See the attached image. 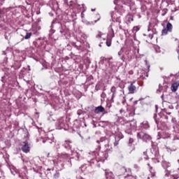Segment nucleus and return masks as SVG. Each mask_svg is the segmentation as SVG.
Masks as SVG:
<instances>
[{"label":"nucleus","mask_w":179,"mask_h":179,"mask_svg":"<svg viewBox=\"0 0 179 179\" xmlns=\"http://www.w3.org/2000/svg\"><path fill=\"white\" fill-rule=\"evenodd\" d=\"M137 138H139V139H142V141H143L144 142H148V141H150V139H152L149 134L143 131L139 132L137 134Z\"/></svg>","instance_id":"obj_1"},{"label":"nucleus","mask_w":179,"mask_h":179,"mask_svg":"<svg viewBox=\"0 0 179 179\" xmlns=\"http://www.w3.org/2000/svg\"><path fill=\"white\" fill-rule=\"evenodd\" d=\"M171 31H173V24H171L170 22H168L166 27L162 30V35L166 36L168 33H171Z\"/></svg>","instance_id":"obj_2"},{"label":"nucleus","mask_w":179,"mask_h":179,"mask_svg":"<svg viewBox=\"0 0 179 179\" xmlns=\"http://www.w3.org/2000/svg\"><path fill=\"white\" fill-rule=\"evenodd\" d=\"M21 145V149L24 153H29L30 152V144L27 141L22 142Z\"/></svg>","instance_id":"obj_3"},{"label":"nucleus","mask_w":179,"mask_h":179,"mask_svg":"<svg viewBox=\"0 0 179 179\" xmlns=\"http://www.w3.org/2000/svg\"><path fill=\"white\" fill-rule=\"evenodd\" d=\"M104 111H106V109L102 106H97L94 110L95 114H100V113H104Z\"/></svg>","instance_id":"obj_4"},{"label":"nucleus","mask_w":179,"mask_h":179,"mask_svg":"<svg viewBox=\"0 0 179 179\" xmlns=\"http://www.w3.org/2000/svg\"><path fill=\"white\" fill-rule=\"evenodd\" d=\"M179 86V80L173 83L171 87L172 92H177Z\"/></svg>","instance_id":"obj_5"},{"label":"nucleus","mask_w":179,"mask_h":179,"mask_svg":"<svg viewBox=\"0 0 179 179\" xmlns=\"http://www.w3.org/2000/svg\"><path fill=\"white\" fill-rule=\"evenodd\" d=\"M128 90L129 93L131 94H134L135 92L136 91V87L134 85V83H131L129 87H128Z\"/></svg>","instance_id":"obj_6"},{"label":"nucleus","mask_w":179,"mask_h":179,"mask_svg":"<svg viewBox=\"0 0 179 179\" xmlns=\"http://www.w3.org/2000/svg\"><path fill=\"white\" fill-rule=\"evenodd\" d=\"M106 179H115V176L113 172H106Z\"/></svg>","instance_id":"obj_7"},{"label":"nucleus","mask_w":179,"mask_h":179,"mask_svg":"<svg viewBox=\"0 0 179 179\" xmlns=\"http://www.w3.org/2000/svg\"><path fill=\"white\" fill-rule=\"evenodd\" d=\"M71 141H65L64 143L63 144V146L65 148V149H71Z\"/></svg>","instance_id":"obj_8"},{"label":"nucleus","mask_w":179,"mask_h":179,"mask_svg":"<svg viewBox=\"0 0 179 179\" xmlns=\"http://www.w3.org/2000/svg\"><path fill=\"white\" fill-rule=\"evenodd\" d=\"M57 125L59 127V128H62L64 127V120L62 119L59 120Z\"/></svg>","instance_id":"obj_9"},{"label":"nucleus","mask_w":179,"mask_h":179,"mask_svg":"<svg viewBox=\"0 0 179 179\" xmlns=\"http://www.w3.org/2000/svg\"><path fill=\"white\" fill-rule=\"evenodd\" d=\"M162 166L164 168H167V167H170L171 166V164L169 163V162H164L162 163Z\"/></svg>","instance_id":"obj_10"},{"label":"nucleus","mask_w":179,"mask_h":179,"mask_svg":"<svg viewBox=\"0 0 179 179\" xmlns=\"http://www.w3.org/2000/svg\"><path fill=\"white\" fill-rule=\"evenodd\" d=\"M30 37H31V32L27 33L24 36V38H25V40H29V38H30Z\"/></svg>","instance_id":"obj_11"},{"label":"nucleus","mask_w":179,"mask_h":179,"mask_svg":"<svg viewBox=\"0 0 179 179\" xmlns=\"http://www.w3.org/2000/svg\"><path fill=\"white\" fill-rule=\"evenodd\" d=\"M106 45L108 47H111V41L110 40H107L106 41Z\"/></svg>","instance_id":"obj_12"},{"label":"nucleus","mask_w":179,"mask_h":179,"mask_svg":"<svg viewBox=\"0 0 179 179\" xmlns=\"http://www.w3.org/2000/svg\"><path fill=\"white\" fill-rule=\"evenodd\" d=\"M110 92L113 93V94H115V92H116V88L115 87H112L111 90H110Z\"/></svg>","instance_id":"obj_13"},{"label":"nucleus","mask_w":179,"mask_h":179,"mask_svg":"<svg viewBox=\"0 0 179 179\" xmlns=\"http://www.w3.org/2000/svg\"><path fill=\"white\" fill-rule=\"evenodd\" d=\"M114 97H115V94H113V95H112L111 101L113 103L114 102Z\"/></svg>","instance_id":"obj_14"},{"label":"nucleus","mask_w":179,"mask_h":179,"mask_svg":"<svg viewBox=\"0 0 179 179\" xmlns=\"http://www.w3.org/2000/svg\"><path fill=\"white\" fill-rule=\"evenodd\" d=\"M129 144L134 143V138H129Z\"/></svg>","instance_id":"obj_15"},{"label":"nucleus","mask_w":179,"mask_h":179,"mask_svg":"<svg viewBox=\"0 0 179 179\" xmlns=\"http://www.w3.org/2000/svg\"><path fill=\"white\" fill-rule=\"evenodd\" d=\"M173 176V178L174 179H178L179 178V176H178V175H172Z\"/></svg>","instance_id":"obj_16"},{"label":"nucleus","mask_w":179,"mask_h":179,"mask_svg":"<svg viewBox=\"0 0 179 179\" xmlns=\"http://www.w3.org/2000/svg\"><path fill=\"white\" fill-rule=\"evenodd\" d=\"M148 37H150L151 39L153 38V34H149Z\"/></svg>","instance_id":"obj_17"},{"label":"nucleus","mask_w":179,"mask_h":179,"mask_svg":"<svg viewBox=\"0 0 179 179\" xmlns=\"http://www.w3.org/2000/svg\"><path fill=\"white\" fill-rule=\"evenodd\" d=\"M134 31H138V30H139V29L138 28V27H134Z\"/></svg>","instance_id":"obj_18"},{"label":"nucleus","mask_w":179,"mask_h":179,"mask_svg":"<svg viewBox=\"0 0 179 179\" xmlns=\"http://www.w3.org/2000/svg\"><path fill=\"white\" fill-rule=\"evenodd\" d=\"M58 177H59V173H55V178H58Z\"/></svg>","instance_id":"obj_19"},{"label":"nucleus","mask_w":179,"mask_h":179,"mask_svg":"<svg viewBox=\"0 0 179 179\" xmlns=\"http://www.w3.org/2000/svg\"><path fill=\"white\" fill-rule=\"evenodd\" d=\"M129 179H136V177L135 176H129Z\"/></svg>","instance_id":"obj_20"},{"label":"nucleus","mask_w":179,"mask_h":179,"mask_svg":"<svg viewBox=\"0 0 179 179\" xmlns=\"http://www.w3.org/2000/svg\"><path fill=\"white\" fill-rule=\"evenodd\" d=\"M145 64L147 65L148 68H150V65L148 64V61H145Z\"/></svg>","instance_id":"obj_21"},{"label":"nucleus","mask_w":179,"mask_h":179,"mask_svg":"<svg viewBox=\"0 0 179 179\" xmlns=\"http://www.w3.org/2000/svg\"><path fill=\"white\" fill-rule=\"evenodd\" d=\"M114 3H115V5H117L118 4V0H115Z\"/></svg>","instance_id":"obj_22"},{"label":"nucleus","mask_w":179,"mask_h":179,"mask_svg":"<svg viewBox=\"0 0 179 179\" xmlns=\"http://www.w3.org/2000/svg\"><path fill=\"white\" fill-rule=\"evenodd\" d=\"M105 96H106V94L102 93L101 95V97H105Z\"/></svg>","instance_id":"obj_23"},{"label":"nucleus","mask_w":179,"mask_h":179,"mask_svg":"<svg viewBox=\"0 0 179 179\" xmlns=\"http://www.w3.org/2000/svg\"><path fill=\"white\" fill-rule=\"evenodd\" d=\"M97 37H101V34H98Z\"/></svg>","instance_id":"obj_24"},{"label":"nucleus","mask_w":179,"mask_h":179,"mask_svg":"<svg viewBox=\"0 0 179 179\" xmlns=\"http://www.w3.org/2000/svg\"><path fill=\"white\" fill-rule=\"evenodd\" d=\"M57 152H59V147L57 148Z\"/></svg>","instance_id":"obj_25"},{"label":"nucleus","mask_w":179,"mask_h":179,"mask_svg":"<svg viewBox=\"0 0 179 179\" xmlns=\"http://www.w3.org/2000/svg\"><path fill=\"white\" fill-rule=\"evenodd\" d=\"M64 2H65L66 3H68V0H65Z\"/></svg>","instance_id":"obj_26"},{"label":"nucleus","mask_w":179,"mask_h":179,"mask_svg":"<svg viewBox=\"0 0 179 179\" xmlns=\"http://www.w3.org/2000/svg\"><path fill=\"white\" fill-rule=\"evenodd\" d=\"M118 55L121 56V52H118Z\"/></svg>","instance_id":"obj_27"},{"label":"nucleus","mask_w":179,"mask_h":179,"mask_svg":"<svg viewBox=\"0 0 179 179\" xmlns=\"http://www.w3.org/2000/svg\"><path fill=\"white\" fill-rule=\"evenodd\" d=\"M145 128H149V125H148V124H147V126L145 127Z\"/></svg>","instance_id":"obj_28"},{"label":"nucleus","mask_w":179,"mask_h":179,"mask_svg":"<svg viewBox=\"0 0 179 179\" xmlns=\"http://www.w3.org/2000/svg\"><path fill=\"white\" fill-rule=\"evenodd\" d=\"M165 177H166V178L169 177V175L166 174V175H165Z\"/></svg>","instance_id":"obj_29"},{"label":"nucleus","mask_w":179,"mask_h":179,"mask_svg":"<svg viewBox=\"0 0 179 179\" xmlns=\"http://www.w3.org/2000/svg\"><path fill=\"white\" fill-rule=\"evenodd\" d=\"M81 15H82V17H83V16H84V14H83V13H82V14H81Z\"/></svg>","instance_id":"obj_30"},{"label":"nucleus","mask_w":179,"mask_h":179,"mask_svg":"<svg viewBox=\"0 0 179 179\" xmlns=\"http://www.w3.org/2000/svg\"><path fill=\"white\" fill-rule=\"evenodd\" d=\"M167 114H168L169 115H170V114H171V113H167Z\"/></svg>","instance_id":"obj_31"},{"label":"nucleus","mask_w":179,"mask_h":179,"mask_svg":"<svg viewBox=\"0 0 179 179\" xmlns=\"http://www.w3.org/2000/svg\"><path fill=\"white\" fill-rule=\"evenodd\" d=\"M143 124H144V125H147V124H148V123H146V122H145V123H143Z\"/></svg>","instance_id":"obj_32"},{"label":"nucleus","mask_w":179,"mask_h":179,"mask_svg":"<svg viewBox=\"0 0 179 179\" xmlns=\"http://www.w3.org/2000/svg\"><path fill=\"white\" fill-rule=\"evenodd\" d=\"M62 156H65V155H66V154H62Z\"/></svg>","instance_id":"obj_33"},{"label":"nucleus","mask_w":179,"mask_h":179,"mask_svg":"<svg viewBox=\"0 0 179 179\" xmlns=\"http://www.w3.org/2000/svg\"><path fill=\"white\" fill-rule=\"evenodd\" d=\"M94 9H92V11L94 12Z\"/></svg>","instance_id":"obj_34"},{"label":"nucleus","mask_w":179,"mask_h":179,"mask_svg":"<svg viewBox=\"0 0 179 179\" xmlns=\"http://www.w3.org/2000/svg\"><path fill=\"white\" fill-rule=\"evenodd\" d=\"M124 3H128V2H125V1H124Z\"/></svg>","instance_id":"obj_35"},{"label":"nucleus","mask_w":179,"mask_h":179,"mask_svg":"<svg viewBox=\"0 0 179 179\" xmlns=\"http://www.w3.org/2000/svg\"><path fill=\"white\" fill-rule=\"evenodd\" d=\"M152 177H155V174L152 175Z\"/></svg>","instance_id":"obj_36"},{"label":"nucleus","mask_w":179,"mask_h":179,"mask_svg":"<svg viewBox=\"0 0 179 179\" xmlns=\"http://www.w3.org/2000/svg\"><path fill=\"white\" fill-rule=\"evenodd\" d=\"M43 143H45V141H43Z\"/></svg>","instance_id":"obj_37"},{"label":"nucleus","mask_w":179,"mask_h":179,"mask_svg":"<svg viewBox=\"0 0 179 179\" xmlns=\"http://www.w3.org/2000/svg\"><path fill=\"white\" fill-rule=\"evenodd\" d=\"M131 20L133 21V20H134V18H132Z\"/></svg>","instance_id":"obj_38"},{"label":"nucleus","mask_w":179,"mask_h":179,"mask_svg":"<svg viewBox=\"0 0 179 179\" xmlns=\"http://www.w3.org/2000/svg\"><path fill=\"white\" fill-rule=\"evenodd\" d=\"M148 31H150V29H148Z\"/></svg>","instance_id":"obj_39"},{"label":"nucleus","mask_w":179,"mask_h":179,"mask_svg":"<svg viewBox=\"0 0 179 179\" xmlns=\"http://www.w3.org/2000/svg\"><path fill=\"white\" fill-rule=\"evenodd\" d=\"M143 36H146V34H143Z\"/></svg>","instance_id":"obj_40"},{"label":"nucleus","mask_w":179,"mask_h":179,"mask_svg":"<svg viewBox=\"0 0 179 179\" xmlns=\"http://www.w3.org/2000/svg\"><path fill=\"white\" fill-rule=\"evenodd\" d=\"M148 166H150V164H148Z\"/></svg>","instance_id":"obj_41"},{"label":"nucleus","mask_w":179,"mask_h":179,"mask_svg":"<svg viewBox=\"0 0 179 179\" xmlns=\"http://www.w3.org/2000/svg\"><path fill=\"white\" fill-rule=\"evenodd\" d=\"M150 177H148V179H150Z\"/></svg>","instance_id":"obj_42"},{"label":"nucleus","mask_w":179,"mask_h":179,"mask_svg":"<svg viewBox=\"0 0 179 179\" xmlns=\"http://www.w3.org/2000/svg\"><path fill=\"white\" fill-rule=\"evenodd\" d=\"M178 162H179V159L178 160Z\"/></svg>","instance_id":"obj_43"},{"label":"nucleus","mask_w":179,"mask_h":179,"mask_svg":"<svg viewBox=\"0 0 179 179\" xmlns=\"http://www.w3.org/2000/svg\"><path fill=\"white\" fill-rule=\"evenodd\" d=\"M162 97H163V95L162 96Z\"/></svg>","instance_id":"obj_44"}]
</instances>
